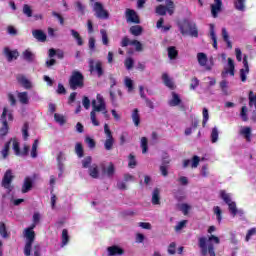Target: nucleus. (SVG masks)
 Returning <instances> with one entry per match:
<instances>
[{
  "mask_svg": "<svg viewBox=\"0 0 256 256\" xmlns=\"http://www.w3.org/2000/svg\"><path fill=\"white\" fill-rule=\"evenodd\" d=\"M103 114L105 119H109V111L107 110V102L101 94H97L96 99L92 100V111L90 112V119L95 127H99L97 115Z\"/></svg>",
  "mask_w": 256,
  "mask_h": 256,
  "instance_id": "f257e3e1",
  "label": "nucleus"
},
{
  "mask_svg": "<svg viewBox=\"0 0 256 256\" xmlns=\"http://www.w3.org/2000/svg\"><path fill=\"white\" fill-rule=\"evenodd\" d=\"M221 243V239L215 235H210L208 237L203 236L198 239V246L200 249V255L202 256H216L215 246Z\"/></svg>",
  "mask_w": 256,
  "mask_h": 256,
  "instance_id": "f03ea898",
  "label": "nucleus"
},
{
  "mask_svg": "<svg viewBox=\"0 0 256 256\" xmlns=\"http://www.w3.org/2000/svg\"><path fill=\"white\" fill-rule=\"evenodd\" d=\"M34 226H29L24 229L23 237L25 240L24 255L31 256V249L35 242V230Z\"/></svg>",
  "mask_w": 256,
  "mask_h": 256,
  "instance_id": "7ed1b4c3",
  "label": "nucleus"
},
{
  "mask_svg": "<svg viewBox=\"0 0 256 256\" xmlns=\"http://www.w3.org/2000/svg\"><path fill=\"white\" fill-rule=\"evenodd\" d=\"M179 29L182 35H190V37H199V30L197 29V24L189 20H184L179 24Z\"/></svg>",
  "mask_w": 256,
  "mask_h": 256,
  "instance_id": "20e7f679",
  "label": "nucleus"
},
{
  "mask_svg": "<svg viewBox=\"0 0 256 256\" xmlns=\"http://www.w3.org/2000/svg\"><path fill=\"white\" fill-rule=\"evenodd\" d=\"M92 161L93 158L87 156L82 160V167L88 169V175H90L92 179H99V177H101V171L97 164H91Z\"/></svg>",
  "mask_w": 256,
  "mask_h": 256,
  "instance_id": "39448f33",
  "label": "nucleus"
},
{
  "mask_svg": "<svg viewBox=\"0 0 256 256\" xmlns=\"http://www.w3.org/2000/svg\"><path fill=\"white\" fill-rule=\"evenodd\" d=\"M8 121H13V114L8 108H4L1 115L2 128L0 129V135L3 137L9 132Z\"/></svg>",
  "mask_w": 256,
  "mask_h": 256,
  "instance_id": "423d86ee",
  "label": "nucleus"
},
{
  "mask_svg": "<svg viewBox=\"0 0 256 256\" xmlns=\"http://www.w3.org/2000/svg\"><path fill=\"white\" fill-rule=\"evenodd\" d=\"M166 6L158 5L156 7V13L157 15H173L175 13V3L173 0H165Z\"/></svg>",
  "mask_w": 256,
  "mask_h": 256,
  "instance_id": "0eeeda50",
  "label": "nucleus"
},
{
  "mask_svg": "<svg viewBox=\"0 0 256 256\" xmlns=\"http://www.w3.org/2000/svg\"><path fill=\"white\" fill-rule=\"evenodd\" d=\"M69 83L70 88L74 91L75 89H80L81 87H83V74L77 71L73 72Z\"/></svg>",
  "mask_w": 256,
  "mask_h": 256,
  "instance_id": "6e6552de",
  "label": "nucleus"
},
{
  "mask_svg": "<svg viewBox=\"0 0 256 256\" xmlns=\"http://www.w3.org/2000/svg\"><path fill=\"white\" fill-rule=\"evenodd\" d=\"M104 133L106 135V141L104 143L105 150L111 151L113 149V143H115V140H113V134H111V130L107 124L104 125Z\"/></svg>",
  "mask_w": 256,
  "mask_h": 256,
  "instance_id": "1a4fd4ad",
  "label": "nucleus"
},
{
  "mask_svg": "<svg viewBox=\"0 0 256 256\" xmlns=\"http://www.w3.org/2000/svg\"><path fill=\"white\" fill-rule=\"evenodd\" d=\"M93 10L95 11L96 17H98V19H109V12L104 10L103 4L95 2L93 5Z\"/></svg>",
  "mask_w": 256,
  "mask_h": 256,
  "instance_id": "9d476101",
  "label": "nucleus"
},
{
  "mask_svg": "<svg viewBox=\"0 0 256 256\" xmlns=\"http://www.w3.org/2000/svg\"><path fill=\"white\" fill-rule=\"evenodd\" d=\"M13 177V171L11 170H7L4 174V177L2 179V187H4V189H7V191H11L13 189V186H11Z\"/></svg>",
  "mask_w": 256,
  "mask_h": 256,
  "instance_id": "9b49d317",
  "label": "nucleus"
},
{
  "mask_svg": "<svg viewBox=\"0 0 256 256\" xmlns=\"http://www.w3.org/2000/svg\"><path fill=\"white\" fill-rule=\"evenodd\" d=\"M121 45L123 47H127L128 45H131L132 47L135 48L136 51H143V44H141V42L137 41V40H130L127 37H124L122 39Z\"/></svg>",
  "mask_w": 256,
  "mask_h": 256,
  "instance_id": "f8f14e48",
  "label": "nucleus"
},
{
  "mask_svg": "<svg viewBox=\"0 0 256 256\" xmlns=\"http://www.w3.org/2000/svg\"><path fill=\"white\" fill-rule=\"evenodd\" d=\"M211 15L214 17V19H217L219 17V13L223 11V1L221 0H214V3L211 4Z\"/></svg>",
  "mask_w": 256,
  "mask_h": 256,
  "instance_id": "ddd939ff",
  "label": "nucleus"
},
{
  "mask_svg": "<svg viewBox=\"0 0 256 256\" xmlns=\"http://www.w3.org/2000/svg\"><path fill=\"white\" fill-rule=\"evenodd\" d=\"M107 256H121L125 255V250L118 245H112L106 249Z\"/></svg>",
  "mask_w": 256,
  "mask_h": 256,
  "instance_id": "4468645a",
  "label": "nucleus"
},
{
  "mask_svg": "<svg viewBox=\"0 0 256 256\" xmlns=\"http://www.w3.org/2000/svg\"><path fill=\"white\" fill-rule=\"evenodd\" d=\"M12 147L15 155L21 157L29 153V146H24L23 151L19 148V141L17 139H12Z\"/></svg>",
  "mask_w": 256,
  "mask_h": 256,
  "instance_id": "2eb2a0df",
  "label": "nucleus"
},
{
  "mask_svg": "<svg viewBox=\"0 0 256 256\" xmlns=\"http://www.w3.org/2000/svg\"><path fill=\"white\" fill-rule=\"evenodd\" d=\"M102 65L103 64L101 63V61H94V60L89 61V67H90L91 73L96 71L98 77H101V75H103Z\"/></svg>",
  "mask_w": 256,
  "mask_h": 256,
  "instance_id": "dca6fc26",
  "label": "nucleus"
},
{
  "mask_svg": "<svg viewBox=\"0 0 256 256\" xmlns=\"http://www.w3.org/2000/svg\"><path fill=\"white\" fill-rule=\"evenodd\" d=\"M243 66L244 68L240 70V79L245 83V81H247V75H249V62L247 61V55L243 58Z\"/></svg>",
  "mask_w": 256,
  "mask_h": 256,
  "instance_id": "f3484780",
  "label": "nucleus"
},
{
  "mask_svg": "<svg viewBox=\"0 0 256 256\" xmlns=\"http://www.w3.org/2000/svg\"><path fill=\"white\" fill-rule=\"evenodd\" d=\"M33 181H35V176H27L24 179V183L22 185V193H29V191L33 189Z\"/></svg>",
  "mask_w": 256,
  "mask_h": 256,
  "instance_id": "a211bd4d",
  "label": "nucleus"
},
{
  "mask_svg": "<svg viewBox=\"0 0 256 256\" xmlns=\"http://www.w3.org/2000/svg\"><path fill=\"white\" fill-rule=\"evenodd\" d=\"M17 81L22 87H24L27 90L33 89V87H35L33 85V82H31V80H29L27 77L23 75H18Z\"/></svg>",
  "mask_w": 256,
  "mask_h": 256,
  "instance_id": "6ab92c4d",
  "label": "nucleus"
},
{
  "mask_svg": "<svg viewBox=\"0 0 256 256\" xmlns=\"http://www.w3.org/2000/svg\"><path fill=\"white\" fill-rule=\"evenodd\" d=\"M126 19L128 23H140L139 16L137 15V12H135V10L126 9Z\"/></svg>",
  "mask_w": 256,
  "mask_h": 256,
  "instance_id": "aec40b11",
  "label": "nucleus"
},
{
  "mask_svg": "<svg viewBox=\"0 0 256 256\" xmlns=\"http://www.w3.org/2000/svg\"><path fill=\"white\" fill-rule=\"evenodd\" d=\"M248 99H249V107L255 109V111H253L252 113V121H255L256 122V93H254L253 91H250L249 92V96H248Z\"/></svg>",
  "mask_w": 256,
  "mask_h": 256,
  "instance_id": "412c9836",
  "label": "nucleus"
},
{
  "mask_svg": "<svg viewBox=\"0 0 256 256\" xmlns=\"http://www.w3.org/2000/svg\"><path fill=\"white\" fill-rule=\"evenodd\" d=\"M239 134L244 137V139L250 143L252 137V129L249 126H241L239 129Z\"/></svg>",
  "mask_w": 256,
  "mask_h": 256,
  "instance_id": "4be33fe9",
  "label": "nucleus"
},
{
  "mask_svg": "<svg viewBox=\"0 0 256 256\" xmlns=\"http://www.w3.org/2000/svg\"><path fill=\"white\" fill-rule=\"evenodd\" d=\"M223 75H231L233 77L235 75V62H233V59L228 58V63L224 67Z\"/></svg>",
  "mask_w": 256,
  "mask_h": 256,
  "instance_id": "5701e85b",
  "label": "nucleus"
},
{
  "mask_svg": "<svg viewBox=\"0 0 256 256\" xmlns=\"http://www.w3.org/2000/svg\"><path fill=\"white\" fill-rule=\"evenodd\" d=\"M4 55L8 61H15V59L19 57V52L17 50H11L9 48H5Z\"/></svg>",
  "mask_w": 256,
  "mask_h": 256,
  "instance_id": "b1692460",
  "label": "nucleus"
},
{
  "mask_svg": "<svg viewBox=\"0 0 256 256\" xmlns=\"http://www.w3.org/2000/svg\"><path fill=\"white\" fill-rule=\"evenodd\" d=\"M234 8L236 11L245 13L247 11V0H234Z\"/></svg>",
  "mask_w": 256,
  "mask_h": 256,
  "instance_id": "393cba45",
  "label": "nucleus"
},
{
  "mask_svg": "<svg viewBox=\"0 0 256 256\" xmlns=\"http://www.w3.org/2000/svg\"><path fill=\"white\" fill-rule=\"evenodd\" d=\"M102 169V175H106V177H113L115 175V166L113 164H109L108 167L100 166Z\"/></svg>",
  "mask_w": 256,
  "mask_h": 256,
  "instance_id": "a878e982",
  "label": "nucleus"
},
{
  "mask_svg": "<svg viewBox=\"0 0 256 256\" xmlns=\"http://www.w3.org/2000/svg\"><path fill=\"white\" fill-rule=\"evenodd\" d=\"M161 190L155 188L152 192V205H161Z\"/></svg>",
  "mask_w": 256,
  "mask_h": 256,
  "instance_id": "bb28decb",
  "label": "nucleus"
},
{
  "mask_svg": "<svg viewBox=\"0 0 256 256\" xmlns=\"http://www.w3.org/2000/svg\"><path fill=\"white\" fill-rule=\"evenodd\" d=\"M213 213H214V216L216 217V221L218 225H221V222L223 221V210L221 209V207L214 206Z\"/></svg>",
  "mask_w": 256,
  "mask_h": 256,
  "instance_id": "cd10ccee",
  "label": "nucleus"
},
{
  "mask_svg": "<svg viewBox=\"0 0 256 256\" xmlns=\"http://www.w3.org/2000/svg\"><path fill=\"white\" fill-rule=\"evenodd\" d=\"M32 35L35 39H37V41H40L41 43L47 40V35L42 30H34Z\"/></svg>",
  "mask_w": 256,
  "mask_h": 256,
  "instance_id": "c85d7f7f",
  "label": "nucleus"
},
{
  "mask_svg": "<svg viewBox=\"0 0 256 256\" xmlns=\"http://www.w3.org/2000/svg\"><path fill=\"white\" fill-rule=\"evenodd\" d=\"M18 101L22 105H29V93L28 92H18L17 93Z\"/></svg>",
  "mask_w": 256,
  "mask_h": 256,
  "instance_id": "c756f323",
  "label": "nucleus"
},
{
  "mask_svg": "<svg viewBox=\"0 0 256 256\" xmlns=\"http://www.w3.org/2000/svg\"><path fill=\"white\" fill-rule=\"evenodd\" d=\"M70 33H71L73 39H75L77 45L79 47H82V45H84L85 42L83 41L81 34H79V32H77L75 29H71Z\"/></svg>",
  "mask_w": 256,
  "mask_h": 256,
  "instance_id": "7c9ffc66",
  "label": "nucleus"
},
{
  "mask_svg": "<svg viewBox=\"0 0 256 256\" xmlns=\"http://www.w3.org/2000/svg\"><path fill=\"white\" fill-rule=\"evenodd\" d=\"M219 197H220V199H222L224 201V203H226V205L233 201L231 199V197H232L231 193H227V191H225V190L219 191Z\"/></svg>",
  "mask_w": 256,
  "mask_h": 256,
  "instance_id": "2f4dec72",
  "label": "nucleus"
},
{
  "mask_svg": "<svg viewBox=\"0 0 256 256\" xmlns=\"http://www.w3.org/2000/svg\"><path fill=\"white\" fill-rule=\"evenodd\" d=\"M181 103V98L177 95V93L172 92V98L168 101V105L170 107H177Z\"/></svg>",
  "mask_w": 256,
  "mask_h": 256,
  "instance_id": "473e14b6",
  "label": "nucleus"
},
{
  "mask_svg": "<svg viewBox=\"0 0 256 256\" xmlns=\"http://www.w3.org/2000/svg\"><path fill=\"white\" fill-rule=\"evenodd\" d=\"M22 57L25 61H28V63H33L35 61V54L29 49L23 52Z\"/></svg>",
  "mask_w": 256,
  "mask_h": 256,
  "instance_id": "72a5a7b5",
  "label": "nucleus"
},
{
  "mask_svg": "<svg viewBox=\"0 0 256 256\" xmlns=\"http://www.w3.org/2000/svg\"><path fill=\"white\" fill-rule=\"evenodd\" d=\"M57 161H58V169L60 170L58 177H61L63 173V161H65V154L63 152H59L57 156Z\"/></svg>",
  "mask_w": 256,
  "mask_h": 256,
  "instance_id": "f704fd0d",
  "label": "nucleus"
},
{
  "mask_svg": "<svg viewBox=\"0 0 256 256\" xmlns=\"http://www.w3.org/2000/svg\"><path fill=\"white\" fill-rule=\"evenodd\" d=\"M132 121L135 127H139V123H141V116L139 115V109H134L132 112Z\"/></svg>",
  "mask_w": 256,
  "mask_h": 256,
  "instance_id": "c9c22d12",
  "label": "nucleus"
},
{
  "mask_svg": "<svg viewBox=\"0 0 256 256\" xmlns=\"http://www.w3.org/2000/svg\"><path fill=\"white\" fill-rule=\"evenodd\" d=\"M11 145H13V139L7 142L1 150V155L3 159H7V157H9V147H11Z\"/></svg>",
  "mask_w": 256,
  "mask_h": 256,
  "instance_id": "e433bc0d",
  "label": "nucleus"
},
{
  "mask_svg": "<svg viewBox=\"0 0 256 256\" xmlns=\"http://www.w3.org/2000/svg\"><path fill=\"white\" fill-rule=\"evenodd\" d=\"M210 37L213 41V47L214 49H217V35L215 34V25L214 24H210Z\"/></svg>",
  "mask_w": 256,
  "mask_h": 256,
  "instance_id": "4c0bfd02",
  "label": "nucleus"
},
{
  "mask_svg": "<svg viewBox=\"0 0 256 256\" xmlns=\"http://www.w3.org/2000/svg\"><path fill=\"white\" fill-rule=\"evenodd\" d=\"M211 143H217L219 141V129L214 127L210 134Z\"/></svg>",
  "mask_w": 256,
  "mask_h": 256,
  "instance_id": "58836bf2",
  "label": "nucleus"
},
{
  "mask_svg": "<svg viewBox=\"0 0 256 256\" xmlns=\"http://www.w3.org/2000/svg\"><path fill=\"white\" fill-rule=\"evenodd\" d=\"M162 79H163L166 87H169V89H175V83H173V80H171V78H169V75L163 74Z\"/></svg>",
  "mask_w": 256,
  "mask_h": 256,
  "instance_id": "ea45409f",
  "label": "nucleus"
},
{
  "mask_svg": "<svg viewBox=\"0 0 256 256\" xmlns=\"http://www.w3.org/2000/svg\"><path fill=\"white\" fill-rule=\"evenodd\" d=\"M61 241V247H65L69 243V231L67 229L62 230Z\"/></svg>",
  "mask_w": 256,
  "mask_h": 256,
  "instance_id": "a19ab883",
  "label": "nucleus"
},
{
  "mask_svg": "<svg viewBox=\"0 0 256 256\" xmlns=\"http://www.w3.org/2000/svg\"><path fill=\"white\" fill-rule=\"evenodd\" d=\"M197 59L201 67H205V65H207V54L200 52L197 54Z\"/></svg>",
  "mask_w": 256,
  "mask_h": 256,
  "instance_id": "79ce46f5",
  "label": "nucleus"
},
{
  "mask_svg": "<svg viewBox=\"0 0 256 256\" xmlns=\"http://www.w3.org/2000/svg\"><path fill=\"white\" fill-rule=\"evenodd\" d=\"M130 33L134 35L135 37H139L143 33V28L139 25L132 26L130 28Z\"/></svg>",
  "mask_w": 256,
  "mask_h": 256,
  "instance_id": "37998d69",
  "label": "nucleus"
},
{
  "mask_svg": "<svg viewBox=\"0 0 256 256\" xmlns=\"http://www.w3.org/2000/svg\"><path fill=\"white\" fill-rule=\"evenodd\" d=\"M128 167H130V169L137 167V159H135V155L133 154H130L128 157Z\"/></svg>",
  "mask_w": 256,
  "mask_h": 256,
  "instance_id": "c03bdc74",
  "label": "nucleus"
},
{
  "mask_svg": "<svg viewBox=\"0 0 256 256\" xmlns=\"http://www.w3.org/2000/svg\"><path fill=\"white\" fill-rule=\"evenodd\" d=\"M228 205V209L232 215V217H235L237 215V204L235 202H230L227 204Z\"/></svg>",
  "mask_w": 256,
  "mask_h": 256,
  "instance_id": "a18cd8bd",
  "label": "nucleus"
},
{
  "mask_svg": "<svg viewBox=\"0 0 256 256\" xmlns=\"http://www.w3.org/2000/svg\"><path fill=\"white\" fill-rule=\"evenodd\" d=\"M22 137L24 141H27L29 139V124L25 123L22 127Z\"/></svg>",
  "mask_w": 256,
  "mask_h": 256,
  "instance_id": "49530a36",
  "label": "nucleus"
},
{
  "mask_svg": "<svg viewBox=\"0 0 256 256\" xmlns=\"http://www.w3.org/2000/svg\"><path fill=\"white\" fill-rule=\"evenodd\" d=\"M23 13L24 15H26V17H33V9H31V6H29V4H24Z\"/></svg>",
  "mask_w": 256,
  "mask_h": 256,
  "instance_id": "de8ad7c7",
  "label": "nucleus"
},
{
  "mask_svg": "<svg viewBox=\"0 0 256 256\" xmlns=\"http://www.w3.org/2000/svg\"><path fill=\"white\" fill-rule=\"evenodd\" d=\"M39 221H41V214H39V212H35L33 214V223L30 227H37V225H39Z\"/></svg>",
  "mask_w": 256,
  "mask_h": 256,
  "instance_id": "09e8293b",
  "label": "nucleus"
},
{
  "mask_svg": "<svg viewBox=\"0 0 256 256\" xmlns=\"http://www.w3.org/2000/svg\"><path fill=\"white\" fill-rule=\"evenodd\" d=\"M39 147V140H35L32 149H31V157L35 159L37 157V148Z\"/></svg>",
  "mask_w": 256,
  "mask_h": 256,
  "instance_id": "8fccbe9b",
  "label": "nucleus"
},
{
  "mask_svg": "<svg viewBox=\"0 0 256 256\" xmlns=\"http://www.w3.org/2000/svg\"><path fill=\"white\" fill-rule=\"evenodd\" d=\"M202 115H203L202 125L203 127H205V125H207V121H209V110L207 108H203Z\"/></svg>",
  "mask_w": 256,
  "mask_h": 256,
  "instance_id": "3c124183",
  "label": "nucleus"
},
{
  "mask_svg": "<svg viewBox=\"0 0 256 256\" xmlns=\"http://www.w3.org/2000/svg\"><path fill=\"white\" fill-rule=\"evenodd\" d=\"M178 52L177 49L174 46H171L168 48V57L169 59H175L177 57Z\"/></svg>",
  "mask_w": 256,
  "mask_h": 256,
  "instance_id": "603ef678",
  "label": "nucleus"
},
{
  "mask_svg": "<svg viewBox=\"0 0 256 256\" xmlns=\"http://www.w3.org/2000/svg\"><path fill=\"white\" fill-rule=\"evenodd\" d=\"M125 87L128 89V93H131L133 91V80L131 78L126 77L124 80Z\"/></svg>",
  "mask_w": 256,
  "mask_h": 256,
  "instance_id": "864d4df0",
  "label": "nucleus"
},
{
  "mask_svg": "<svg viewBox=\"0 0 256 256\" xmlns=\"http://www.w3.org/2000/svg\"><path fill=\"white\" fill-rule=\"evenodd\" d=\"M54 119L59 125H65V116L61 114H54Z\"/></svg>",
  "mask_w": 256,
  "mask_h": 256,
  "instance_id": "5fc2aeb1",
  "label": "nucleus"
},
{
  "mask_svg": "<svg viewBox=\"0 0 256 256\" xmlns=\"http://www.w3.org/2000/svg\"><path fill=\"white\" fill-rule=\"evenodd\" d=\"M179 209L182 211V213H184V215H187L189 211H191V206L189 204L183 203L179 205Z\"/></svg>",
  "mask_w": 256,
  "mask_h": 256,
  "instance_id": "6e6d98bb",
  "label": "nucleus"
},
{
  "mask_svg": "<svg viewBox=\"0 0 256 256\" xmlns=\"http://www.w3.org/2000/svg\"><path fill=\"white\" fill-rule=\"evenodd\" d=\"M247 106H243L240 112V117L242 121H249V117L247 116Z\"/></svg>",
  "mask_w": 256,
  "mask_h": 256,
  "instance_id": "4d7b16f0",
  "label": "nucleus"
},
{
  "mask_svg": "<svg viewBox=\"0 0 256 256\" xmlns=\"http://www.w3.org/2000/svg\"><path fill=\"white\" fill-rule=\"evenodd\" d=\"M101 36H102V43L103 45H109V38L107 36V31L102 29L100 30Z\"/></svg>",
  "mask_w": 256,
  "mask_h": 256,
  "instance_id": "13d9d810",
  "label": "nucleus"
},
{
  "mask_svg": "<svg viewBox=\"0 0 256 256\" xmlns=\"http://www.w3.org/2000/svg\"><path fill=\"white\" fill-rule=\"evenodd\" d=\"M190 161V167H192V169H197V167H199V156H194Z\"/></svg>",
  "mask_w": 256,
  "mask_h": 256,
  "instance_id": "bf43d9fd",
  "label": "nucleus"
},
{
  "mask_svg": "<svg viewBox=\"0 0 256 256\" xmlns=\"http://www.w3.org/2000/svg\"><path fill=\"white\" fill-rule=\"evenodd\" d=\"M256 235V228H251L248 230L247 234H246V238L245 241L249 242L251 241V238Z\"/></svg>",
  "mask_w": 256,
  "mask_h": 256,
  "instance_id": "052dcab7",
  "label": "nucleus"
},
{
  "mask_svg": "<svg viewBox=\"0 0 256 256\" xmlns=\"http://www.w3.org/2000/svg\"><path fill=\"white\" fill-rule=\"evenodd\" d=\"M75 153L78 157H83V145L81 143H77L75 146Z\"/></svg>",
  "mask_w": 256,
  "mask_h": 256,
  "instance_id": "680f3d73",
  "label": "nucleus"
},
{
  "mask_svg": "<svg viewBox=\"0 0 256 256\" xmlns=\"http://www.w3.org/2000/svg\"><path fill=\"white\" fill-rule=\"evenodd\" d=\"M147 143H148L147 138L142 137L141 138V148H142V153L143 154L147 153V151H148Z\"/></svg>",
  "mask_w": 256,
  "mask_h": 256,
  "instance_id": "e2e57ef3",
  "label": "nucleus"
},
{
  "mask_svg": "<svg viewBox=\"0 0 256 256\" xmlns=\"http://www.w3.org/2000/svg\"><path fill=\"white\" fill-rule=\"evenodd\" d=\"M85 143L88 145L90 149H95V140H93L91 137L87 136L85 138Z\"/></svg>",
  "mask_w": 256,
  "mask_h": 256,
  "instance_id": "0e129e2a",
  "label": "nucleus"
},
{
  "mask_svg": "<svg viewBox=\"0 0 256 256\" xmlns=\"http://www.w3.org/2000/svg\"><path fill=\"white\" fill-rule=\"evenodd\" d=\"M135 61H133V58H127L124 62V65L126 67V69H133V65H134Z\"/></svg>",
  "mask_w": 256,
  "mask_h": 256,
  "instance_id": "69168bd1",
  "label": "nucleus"
},
{
  "mask_svg": "<svg viewBox=\"0 0 256 256\" xmlns=\"http://www.w3.org/2000/svg\"><path fill=\"white\" fill-rule=\"evenodd\" d=\"M0 237H7V228H5V223L0 222Z\"/></svg>",
  "mask_w": 256,
  "mask_h": 256,
  "instance_id": "338daca9",
  "label": "nucleus"
},
{
  "mask_svg": "<svg viewBox=\"0 0 256 256\" xmlns=\"http://www.w3.org/2000/svg\"><path fill=\"white\" fill-rule=\"evenodd\" d=\"M135 239L136 243H143L145 241V235L142 233H136Z\"/></svg>",
  "mask_w": 256,
  "mask_h": 256,
  "instance_id": "774afa93",
  "label": "nucleus"
}]
</instances>
